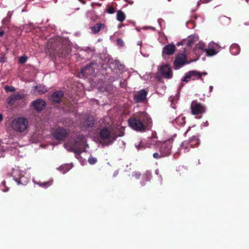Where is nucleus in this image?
<instances>
[{
	"instance_id": "1",
	"label": "nucleus",
	"mask_w": 249,
	"mask_h": 249,
	"mask_svg": "<svg viewBox=\"0 0 249 249\" xmlns=\"http://www.w3.org/2000/svg\"><path fill=\"white\" fill-rule=\"evenodd\" d=\"M46 48L51 55L58 57H65L71 51L68 41L60 37L50 39Z\"/></svg>"
},
{
	"instance_id": "2",
	"label": "nucleus",
	"mask_w": 249,
	"mask_h": 249,
	"mask_svg": "<svg viewBox=\"0 0 249 249\" xmlns=\"http://www.w3.org/2000/svg\"><path fill=\"white\" fill-rule=\"evenodd\" d=\"M99 139L100 142L104 145H109L119 137L124 135V128H121L117 131L111 130L109 126H104L99 131Z\"/></svg>"
},
{
	"instance_id": "3",
	"label": "nucleus",
	"mask_w": 249,
	"mask_h": 249,
	"mask_svg": "<svg viewBox=\"0 0 249 249\" xmlns=\"http://www.w3.org/2000/svg\"><path fill=\"white\" fill-rule=\"evenodd\" d=\"M149 122H151V119L143 113L139 116L131 117L128 120V124L131 128L141 132H144L146 129H149L146 126Z\"/></svg>"
},
{
	"instance_id": "4",
	"label": "nucleus",
	"mask_w": 249,
	"mask_h": 249,
	"mask_svg": "<svg viewBox=\"0 0 249 249\" xmlns=\"http://www.w3.org/2000/svg\"><path fill=\"white\" fill-rule=\"evenodd\" d=\"M85 138L82 135H78L73 142H68L65 144L68 150L75 154L79 155L84 151Z\"/></svg>"
},
{
	"instance_id": "5",
	"label": "nucleus",
	"mask_w": 249,
	"mask_h": 249,
	"mask_svg": "<svg viewBox=\"0 0 249 249\" xmlns=\"http://www.w3.org/2000/svg\"><path fill=\"white\" fill-rule=\"evenodd\" d=\"M173 140L169 139L163 142H160L157 143V146L159 148L160 153L164 157L170 155L172 147Z\"/></svg>"
},
{
	"instance_id": "6",
	"label": "nucleus",
	"mask_w": 249,
	"mask_h": 249,
	"mask_svg": "<svg viewBox=\"0 0 249 249\" xmlns=\"http://www.w3.org/2000/svg\"><path fill=\"white\" fill-rule=\"evenodd\" d=\"M28 124L27 119L21 117L15 119L12 122V126L15 130L22 132L26 129Z\"/></svg>"
},
{
	"instance_id": "7",
	"label": "nucleus",
	"mask_w": 249,
	"mask_h": 249,
	"mask_svg": "<svg viewBox=\"0 0 249 249\" xmlns=\"http://www.w3.org/2000/svg\"><path fill=\"white\" fill-rule=\"evenodd\" d=\"M191 113L193 115H202L206 111L205 106L197 100H193L191 104Z\"/></svg>"
},
{
	"instance_id": "8",
	"label": "nucleus",
	"mask_w": 249,
	"mask_h": 249,
	"mask_svg": "<svg viewBox=\"0 0 249 249\" xmlns=\"http://www.w3.org/2000/svg\"><path fill=\"white\" fill-rule=\"evenodd\" d=\"M69 134L68 129L64 127H58L53 132V137L58 141H63Z\"/></svg>"
},
{
	"instance_id": "9",
	"label": "nucleus",
	"mask_w": 249,
	"mask_h": 249,
	"mask_svg": "<svg viewBox=\"0 0 249 249\" xmlns=\"http://www.w3.org/2000/svg\"><path fill=\"white\" fill-rule=\"evenodd\" d=\"M25 97L26 95L25 94L16 92L7 98L6 102L8 105L13 106L17 101L23 100Z\"/></svg>"
},
{
	"instance_id": "10",
	"label": "nucleus",
	"mask_w": 249,
	"mask_h": 249,
	"mask_svg": "<svg viewBox=\"0 0 249 249\" xmlns=\"http://www.w3.org/2000/svg\"><path fill=\"white\" fill-rule=\"evenodd\" d=\"M200 143L198 137L193 136L187 141L182 142L181 146L185 149H189L190 147L194 148L197 146Z\"/></svg>"
},
{
	"instance_id": "11",
	"label": "nucleus",
	"mask_w": 249,
	"mask_h": 249,
	"mask_svg": "<svg viewBox=\"0 0 249 249\" xmlns=\"http://www.w3.org/2000/svg\"><path fill=\"white\" fill-rule=\"evenodd\" d=\"M187 63L186 56L183 53L178 54L174 61V65L176 69H178Z\"/></svg>"
},
{
	"instance_id": "12",
	"label": "nucleus",
	"mask_w": 249,
	"mask_h": 249,
	"mask_svg": "<svg viewBox=\"0 0 249 249\" xmlns=\"http://www.w3.org/2000/svg\"><path fill=\"white\" fill-rule=\"evenodd\" d=\"M160 71L161 75L167 79H171L173 77L172 71L168 64H165L161 66Z\"/></svg>"
},
{
	"instance_id": "13",
	"label": "nucleus",
	"mask_w": 249,
	"mask_h": 249,
	"mask_svg": "<svg viewBox=\"0 0 249 249\" xmlns=\"http://www.w3.org/2000/svg\"><path fill=\"white\" fill-rule=\"evenodd\" d=\"M147 91L142 89L139 91L134 95V100L136 103H142L144 101L146 98Z\"/></svg>"
},
{
	"instance_id": "14",
	"label": "nucleus",
	"mask_w": 249,
	"mask_h": 249,
	"mask_svg": "<svg viewBox=\"0 0 249 249\" xmlns=\"http://www.w3.org/2000/svg\"><path fill=\"white\" fill-rule=\"evenodd\" d=\"M34 108L37 111H40L46 107V102L42 99H38L32 102Z\"/></svg>"
},
{
	"instance_id": "15",
	"label": "nucleus",
	"mask_w": 249,
	"mask_h": 249,
	"mask_svg": "<svg viewBox=\"0 0 249 249\" xmlns=\"http://www.w3.org/2000/svg\"><path fill=\"white\" fill-rule=\"evenodd\" d=\"M176 50V46L173 44H168L165 45L162 49V54L164 55H172Z\"/></svg>"
},
{
	"instance_id": "16",
	"label": "nucleus",
	"mask_w": 249,
	"mask_h": 249,
	"mask_svg": "<svg viewBox=\"0 0 249 249\" xmlns=\"http://www.w3.org/2000/svg\"><path fill=\"white\" fill-rule=\"evenodd\" d=\"M94 72V68L93 67L92 63L87 65L81 70V73L85 77L92 75Z\"/></svg>"
},
{
	"instance_id": "17",
	"label": "nucleus",
	"mask_w": 249,
	"mask_h": 249,
	"mask_svg": "<svg viewBox=\"0 0 249 249\" xmlns=\"http://www.w3.org/2000/svg\"><path fill=\"white\" fill-rule=\"evenodd\" d=\"M64 96V93L62 91L58 90L56 91L53 93L51 96V100L53 102L56 103L60 102L62 98Z\"/></svg>"
},
{
	"instance_id": "18",
	"label": "nucleus",
	"mask_w": 249,
	"mask_h": 249,
	"mask_svg": "<svg viewBox=\"0 0 249 249\" xmlns=\"http://www.w3.org/2000/svg\"><path fill=\"white\" fill-rule=\"evenodd\" d=\"M95 123V120L92 116H88L82 122V126L85 128L92 127Z\"/></svg>"
},
{
	"instance_id": "19",
	"label": "nucleus",
	"mask_w": 249,
	"mask_h": 249,
	"mask_svg": "<svg viewBox=\"0 0 249 249\" xmlns=\"http://www.w3.org/2000/svg\"><path fill=\"white\" fill-rule=\"evenodd\" d=\"M106 26L105 24L102 23H98L94 26L90 27L91 33L93 34H98L101 30L105 28Z\"/></svg>"
},
{
	"instance_id": "20",
	"label": "nucleus",
	"mask_w": 249,
	"mask_h": 249,
	"mask_svg": "<svg viewBox=\"0 0 249 249\" xmlns=\"http://www.w3.org/2000/svg\"><path fill=\"white\" fill-rule=\"evenodd\" d=\"M230 50L232 54L236 55L239 53L240 48L237 44L233 43L231 45Z\"/></svg>"
},
{
	"instance_id": "21",
	"label": "nucleus",
	"mask_w": 249,
	"mask_h": 249,
	"mask_svg": "<svg viewBox=\"0 0 249 249\" xmlns=\"http://www.w3.org/2000/svg\"><path fill=\"white\" fill-rule=\"evenodd\" d=\"M189 74L191 75L192 80L200 79L202 75V74L201 72L196 71H190Z\"/></svg>"
},
{
	"instance_id": "22",
	"label": "nucleus",
	"mask_w": 249,
	"mask_h": 249,
	"mask_svg": "<svg viewBox=\"0 0 249 249\" xmlns=\"http://www.w3.org/2000/svg\"><path fill=\"white\" fill-rule=\"evenodd\" d=\"M116 18L118 21L122 22L126 18L125 14L122 10H118L117 11Z\"/></svg>"
},
{
	"instance_id": "23",
	"label": "nucleus",
	"mask_w": 249,
	"mask_h": 249,
	"mask_svg": "<svg viewBox=\"0 0 249 249\" xmlns=\"http://www.w3.org/2000/svg\"><path fill=\"white\" fill-rule=\"evenodd\" d=\"M13 11H9L7 13V16L2 20V22L4 25H7L10 22V19L13 15Z\"/></svg>"
},
{
	"instance_id": "24",
	"label": "nucleus",
	"mask_w": 249,
	"mask_h": 249,
	"mask_svg": "<svg viewBox=\"0 0 249 249\" xmlns=\"http://www.w3.org/2000/svg\"><path fill=\"white\" fill-rule=\"evenodd\" d=\"M175 122L180 125H183L185 124V117L179 116L174 120Z\"/></svg>"
},
{
	"instance_id": "25",
	"label": "nucleus",
	"mask_w": 249,
	"mask_h": 249,
	"mask_svg": "<svg viewBox=\"0 0 249 249\" xmlns=\"http://www.w3.org/2000/svg\"><path fill=\"white\" fill-rule=\"evenodd\" d=\"M205 52L206 55L209 56H213L217 53V51L213 48L206 49Z\"/></svg>"
},
{
	"instance_id": "26",
	"label": "nucleus",
	"mask_w": 249,
	"mask_h": 249,
	"mask_svg": "<svg viewBox=\"0 0 249 249\" xmlns=\"http://www.w3.org/2000/svg\"><path fill=\"white\" fill-rule=\"evenodd\" d=\"M106 11L107 13L109 14H114L115 12V7L112 5H107Z\"/></svg>"
},
{
	"instance_id": "27",
	"label": "nucleus",
	"mask_w": 249,
	"mask_h": 249,
	"mask_svg": "<svg viewBox=\"0 0 249 249\" xmlns=\"http://www.w3.org/2000/svg\"><path fill=\"white\" fill-rule=\"evenodd\" d=\"M194 42V39L191 37H189L186 40L184 41V44H186L188 46H192V44Z\"/></svg>"
},
{
	"instance_id": "28",
	"label": "nucleus",
	"mask_w": 249,
	"mask_h": 249,
	"mask_svg": "<svg viewBox=\"0 0 249 249\" xmlns=\"http://www.w3.org/2000/svg\"><path fill=\"white\" fill-rule=\"evenodd\" d=\"M191 80V77L190 74H189V71L186 73L185 76L183 77V78L182 79V81L186 82H188L190 81Z\"/></svg>"
},
{
	"instance_id": "29",
	"label": "nucleus",
	"mask_w": 249,
	"mask_h": 249,
	"mask_svg": "<svg viewBox=\"0 0 249 249\" xmlns=\"http://www.w3.org/2000/svg\"><path fill=\"white\" fill-rule=\"evenodd\" d=\"M151 173L149 171H147L144 175V177L145 178L146 181H149L151 178Z\"/></svg>"
},
{
	"instance_id": "30",
	"label": "nucleus",
	"mask_w": 249,
	"mask_h": 249,
	"mask_svg": "<svg viewBox=\"0 0 249 249\" xmlns=\"http://www.w3.org/2000/svg\"><path fill=\"white\" fill-rule=\"evenodd\" d=\"M88 161L89 163V164L93 165L97 162V160L96 158H95L93 157L90 156L89 158Z\"/></svg>"
},
{
	"instance_id": "31",
	"label": "nucleus",
	"mask_w": 249,
	"mask_h": 249,
	"mask_svg": "<svg viewBox=\"0 0 249 249\" xmlns=\"http://www.w3.org/2000/svg\"><path fill=\"white\" fill-rule=\"evenodd\" d=\"M4 89L6 92H14L16 90L14 87L8 86H5Z\"/></svg>"
},
{
	"instance_id": "32",
	"label": "nucleus",
	"mask_w": 249,
	"mask_h": 249,
	"mask_svg": "<svg viewBox=\"0 0 249 249\" xmlns=\"http://www.w3.org/2000/svg\"><path fill=\"white\" fill-rule=\"evenodd\" d=\"M28 57L26 56H22L19 57V62L20 64H24L27 60Z\"/></svg>"
},
{
	"instance_id": "33",
	"label": "nucleus",
	"mask_w": 249,
	"mask_h": 249,
	"mask_svg": "<svg viewBox=\"0 0 249 249\" xmlns=\"http://www.w3.org/2000/svg\"><path fill=\"white\" fill-rule=\"evenodd\" d=\"M59 169L61 171H62L63 174L66 173L69 170V169L68 168V165H67L60 166Z\"/></svg>"
},
{
	"instance_id": "34",
	"label": "nucleus",
	"mask_w": 249,
	"mask_h": 249,
	"mask_svg": "<svg viewBox=\"0 0 249 249\" xmlns=\"http://www.w3.org/2000/svg\"><path fill=\"white\" fill-rule=\"evenodd\" d=\"M153 157L154 159H160L163 157V156L161 155V154L160 153H159L158 152L154 153L153 154Z\"/></svg>"
},
{
	"instance_id": "35",
	"label": "nucleus",
	"mask_w": 249,
	"mask_h": 249,
	"mask_svg": "<svg viewBox=\"0 0 249 249\" xmlns=\"http://www.w3.org/2000/svg\"><path fill=\"white\" fill-rule=\"evenodd\" d=\"M141 175V173L139 172H134L132 173V176L135 177L137 179L140 178Z\"/></svg>"
},
{
	"instance_id": "36",
	"label": "nucleus",
	"mask_w": 249,
	"mask_h": 249,
	"mask_svg": "<svg viewBox=\"0 0 249 249\" xmlns=\"http://www.w3.org/2000/svg\"><path fill=\"white\" fill-rule=\"evenodd\" d=\"M116 42L117 44L120 46H123L124 45V41L121 38H118L116 40Z\"/></svg>"
},
{
	"instance_id": "37",
	"label": "nucleus",
	"mask_w": 249,
	"mask_h": 249,
	"mask_svg": "<svg viewBox=\"0 0 249 249\" xmlns=\"http://www.w3.org/2000/svg\"><path fill=\"white\" fill-rule=\"evenodd\" d=\"M197 47L199 50H204L205 51L206 49H205V45L203 44H200L197 45Z\"/></svg>"
},
{
	"instance_id": "38",
	"label": "nucleus",
	"mask_w": 249,
	"mask_h": 249,
	"mask_svg": "<svg viewBox=\"0 0 249 249\" xmlns=\"http://www.w3.org/2000/svg\"><path fill=\"white\" fill-rule=\"evenodd\" d=\"M136 147L138 150H140L141 149H144L143 145L141 143H140L139 145L136 146Z\"/></svg>"
},
{
	"instance_id": "39",
	"label": "nucleus",
	"mask_w": 249,
	"mask_h": 249,
	"mask_svg": "<svg viewBox=\"0 0 249 249\" xmlns=\"http://www.w3.org/2000/svg\"><path fill=\"white\" fill-rule=\"evenodd\" d=\"M4 31L2 29V28H0V37H2L4 35Z\"/></svg>"
},
{
	"instance_id": "40",
	"label": "nucleus",
	"mask_w": 249,
	"mask_h": 249,
	"mask_svg": "<svg viewBox=\"0 0 249 249\" xmlns=\"http://www.w3.org/2000/svg\"><path fill=\"white\" fill-rule=\"evenodd\" d=\"M125 1L127 2L129 4H132L133 3V1L132 0H124Z\"/></svg>"
},
{
	"instance_id": "41",
	"label": "nucleus",
	"mask_w": 249,
	"mask_h": 249,
	"mask_svg": "<svg viewBox=\"0 0 249 249\" xmlns=\"http://www.w3.org/2000/svg\"><path fill=\"white\" fill-rule=\"evenodd\" d=\"M120 86L122 87V88H124L125 87V82H122L120 83Z\"/></svg>"
},
{
	"instance_id": "42",
	"label": "nucleus",
	"mask_w": 249,
	"mask_h": 249,
	"mask_svg": "<svg viewBox=\"0 0 249 249\" xmlns=\"http://www.w3.org/2000/svg\"><path fill=\"white\" fill-rule=\"evenodd\" d=\"M190 129H191V127H189L187 129V130H186V131L185 133V136L186 135L187 133L189 131Z\"/></svg>"
},
{
	"instance_id": "43",
	"label": "nucleus",
	"mask_w": 249,
	"mask_h": 249,
	"mask_svg": "<svg viewBox=\"0 0 249 249\" xmlns=\"http://www.w3.org/2000/svg\"><path fill=\"white\" fill-rule=\"evenodd\" d=\"M86 51H87V50H89V51H91V52H92V51H93L92 49H91V48H89V47H87V48H86Z\"/></svg>"
},
{
	"instance_id": "44",
	"label": "nucleus",
	"mask_w": 249,
	"mask_h": 249,
	"mask_svg": "<svg viewBox=\"0 0 249 249\" xmlns=\"http://www.w3.org/2000/svg\"><path fill=\"white\" fill-rule=\"evenodd\" d=\"M1 184L4 186H5L6 185V181L5 180H3L2 182H1Z\"/></svg>"
},
{
	"instance_id": "45",
	"label": "nucleus",
	"mask_w": 249,
	"mask_h": 249,
	"mask_svg": "<svg viewBox=\"0 0 249 249\" xmlns=\"http://www.w3.org/2000/svg\"><path fill=\"white\" fill-rule=\"evenodd\" d=\"M210 91L211 92L213 89V87L212 86H211L209 87Z\"/></svg>"
},
{
	"instance_id": "46",
	"label": "nucleus",
	"mask_w": 249,
	"mask_h": 249,
	"mask_svg": "<svg viewBox=\"0 0 249 249\" xmlns=\"http://www.w3.org/2000/svg\"><path fill=\"white\" fill-rule=\"evenodd\" d=\"M2 115L0 114V122H1L2 120Z\"/></svg>"
},
{
	"instance_id": "47",
	"label": "nucleus",
	"mask_w": 249,
	"mask_h": 249,
	"mask_svg": "<svg viewBox=\"0 0 249 249\" xmlns=\"http://www.w3.org/2000/svg\"><path fill=\"white\" fill-rule=\"evenodd\" d=\"M201 73L202 74V75H206L207 74V72H201Z\"/></svg>"
},
{
	"instance_id": "48",
	"label": "nucleus",
	"mask_w": 249,
	"mask_h": 249,
	"mask_svg": "<svg viewBox=\"0 0 249 249\" xmlns=\"http://www.w3.org/2000/svg\"><path fill=\"white\" fill-rule=\"evenodd\" d=\"M22 178V177L19 178V181H18L19 182H20L21 181Z\"/></svg>"
},
{
	"instance_id": "49",
	"label": "nucleus",
	"mask_w": 249,
	"mask_h": 249,
	"mask_svg": "<svg viewBox=\"0 0 249 249\" xmlns=\"http://www.w3.org/2000/svg\"><path fill=\"white\" fill-rule=\"evenodd\" d=\"M158 172H159V170H156V171H155V173H156V174H158Z\"/></svg>"
},
{
	"instance_id": "50",
	"label": "nucleus",
	"mask_w": 249,
	"mask_h": 249,
	"mask_svg": "<svg viewBox=\"0 0 249 249\" xmlns=\"http://www.w3.org/2000/svg\"><path fill=\"white\" fill-rule=\"evenodd\" d=\"M182 44V43H181V42H179V43H178L177 44V45H178V46H179V45H180V44Z\"/></svg>"
},
{
	"instance_id": "51",
	"label": "nucleus",
	"mask_w": 249,
	"mask_h": 249,
	"mask_svg": "<svg viewBox=\"0 0 249 249\" xmlns=\"http://www.w3.org/2000/svg\"><path fill=\"white\" fill-rule=\"evenodd\" d=\"M8 190V189L7 188L6 190H4L3 191L4 192H6Z\"/></svg>"
},
{
	"instance_id": "52",
	"label": "nucleus",
	"mask_w": 249,
	"mask_h": 249,
	"mask_svg": "<svg viewBox=\"0 0 249 249\" xmlns=\"http://www.w3.org/2000/svg\"><path fill=\"white\" fill-rule=\"evenodd\" d=\"M44 93V92H43V91H42V92H40V94H41V93Z\"/></svg>"
},
{
	"instance_id": "53",
	"label": "nucleus",
	"mask_w": 249,
	"mask_h": 249,
	"mask_svg": "<svg viewBox=\"0 0 249 249\" xmlns=\"http://www.w3.org/2000/svg\"><path fill=\"white\" fill-rule=\"evenodd\" d=\"M169 1H171V0H168Z\"/></svg>"
}]
</instances>
